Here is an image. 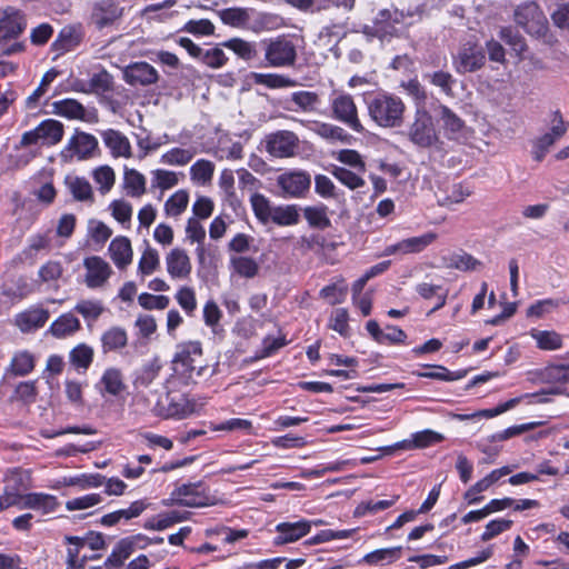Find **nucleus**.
I'll list each match as a JSON object with an SVG mask.
<instances>
[{
	"mask_svg": "<svg viewBox=\"0 0 569 569\" xmlns=\"http://www.w3.org/2000/svg\"><path fill=\"white\" fill-rule=\"evenodd\" d=\"M370 119L380 128H398L403 123L406 104L393 93L380 92L367 101Z\"/></svg>",
	"mask_w": 569,
	"mask_h": 569,
	"instance_id": "obj_1",
	"label": "nucleus"
},
{
	"mask_svg": "<svg viewBox=\"0 0 569 569\" xmlns=\"http://www.w3.org/2000/svg\"><path fill=\"white\" fill-rule=\"evenodd\" d=\"M204 369L202 349L199 342L190 341L178 346L172 360V380L182 385L194 383L202 376Z\"/></svg>",
	"mask_w": 569,
	"mask_h": 569,
	"instance_id": "obj_2",
	"label": "nucleus"
},
{
	"mask_svg": "<svg viewBox=\"0 0 569 569\" xmlns=\"http://www.w3.org/2000/svg\"><path fill=\"white\" fill-rule=\"evenodd\" d=\"M150 411L163 419H184L196 410V403L184 396L160 395L152 403L147 399Z\"/></svg>",
	"mask_w": 569,
	"mask_h": 569,
	"instance_id": "obj_3",
	"label": "nucleus"
},
{
	"mask_svg": "<svg viewBox=\"0 0 569 569\" xmlns=\"http://www.w3.org/2000/svg\"><path fill=\"white\" fill-rule=\"evenodd\" d=\"M408 139L419 148H431L439 141L432 117L425 109H417L407 129Z\"/></svg>",
	"mask_w": 569,
	"mask_h": 569,
	"instance_id": "obj_4",
	"label": "nucleus"
},
{
	"mask_svg": "<svg viewBox=\"0 0 569 569\" xmlns=\"http://www.w3.org/2000/svg\"><path fill=\"white\" fill-rule=\"evenodd\" d=\"M330 107L333 119L345 123L356 132L360 133L365 130L358 116V108L350 94L343 92L335 94L331 99Z\"/></svg>",
	"mask_w": 569,
	"mask_h": 569,
	"instance_id": "obj_5",
	"label": "nucleus"
},
{
	"mask_svg": "<svg viewBox=\"0 0 569 569\" xmlns=\"http://www.w3.org/2000/svg\"><path fill=\"white\" fill-rule=\"evenodd\" d=\"M30 487V476L22 470L10 471L4 479L3 493L0 496V511L20 505L22 492Z\"/></svg>",
	"mask_w": 569,
	"mask_h": 569,
	"instance_id": "obj_6",
	"label": "nucleus"
},
{
	"mask_svg": "<svg viewBox=\"0 0 569 569\" xmlns=\"http://www.w3.org/2000/svg\"><path fill=\"white\" fill-rule=\"evenodd\" d=\"M97 148L98 140L94 136L83 131H76L61 150L60 156L67 162L73 159L86 160L93 156Z\"/></svg>",
	"mask_w": 569,
	"mask_h": 569,
	"instance_id": "obj_7",
	"label": "nucleus"
},
{
	"mask_svg": "<svg viewBox=\"0 0 569 569\" xmlns=\"http://www.w3.org/2000/svg\"><path fill=\"white\" fill-rule=\"evenodd\" d=\"M485 61L483 49L477 42L467 41L453 57V67L458 73L463 74L481 69Z\"/></svg>",
	"mask_w": 569,
	"mask_h": 569,
	"instance_id": "obj_8",
	"label": "nucleus"
},
{
	"mask_svg": "<svg viewBox=\"0 0 569 569\" xmlns=\"http://www.w3.org/2000/svg\"><path fill=\"white\" fill-rule=\"evenodd\" d=\"M172 498L181 506L203 507L212 505L208 488L202 481L183 483L172 492Z\"/></svg>",
	"mask_w": 569,
	"mask_h": 569,
	"instance_id": "obj_9",
	"label": "nucleus"
},
{
	"mask_svg": "<svg viewBox=\"0 0 569 569\" xmlns=\"http://www.w3.org/2000/svg\"><path fill=\"white\" fill-rule=\"evenodd\" d=\"M264 51L268 66L273 68L292 66L297 57L295 44L286 38H277L268 42Z\"/></svg>",
	"mask_w": 569,
	"mask_h": 569,
	"instance_id": "obj_10",
	"label": "nucleus"
},
{
	"mask_svg": "<svg viewBox=\"0 0 569 569\" xmlns=\"http://www.w3.org/2000/svg\"><path fill=\"white\" fill-rule=\"evenodd\" d=\"M549 126V130L536 140V161L542 160L549 149L565 136L568 129L559 111L550 113Z\"/></svg>",
	"mask_w": 569,
	"mask_h": 569,
	"instance_id": "obj_11",
	"label": "nucleus"
},
{
	"mask_svg": "<svg viewBox=\"0 0 569 569\" xmlns=\"http://www.w3.org/2000/svg\"><path fill=\"white\" fill-rule=\"evenodd\" d=\"M437 239L435 232H426L417 237H410L398 241L397 243L389 244L385 248L382 256H407L422 252Z\"/></svg>",
	"mask_w": 569,
	"mask_h": 569,
	"instance_id": "obj_12",
	"label": "nucleus"
},
{
	"mask_svg": "<svg viewBox=\"0 0 569 569\" xmlns=\"http://www.w3.org/2000/svg\"><path fill=\"white\" fill-rule=\"evenodd\" d=\"M299 146L298 136L288 130H280L270 136L266 140L267 151L276 158L292 157Z\"/></svg>",
	"mask_w": 569,
	"mask_h": 569,
	"instance_id": "obj_13",
	"label": "nucleus"
},
{
	"mask_svg": "<svg viewBox=\"0 0 569 569\" xmlns=\"http://www.w3.org/2000/svg\"><path fill=\"white\" fill-rule=\"evenodd\" d=\"M83 267L86 269L84 283L89 289L103 287L112 274L111 266L99 256L84 258Z\"/></svg>",
	"mask_w": 569,
	"mask_h": 569,
	"instance_id": "obj_14",
	"label": "nucleus"
},
{
	"mask_svg": "<svg viewBox=\"0 0 569 569\" xmlns=\"http://www.w3.org/2000/svg\"><path fill=\"white\" fill-rule=\"evenodd\" d=\"M157 70L148 62H133L123 69V79L130 86H149L158 81Z\"/></svg>",
	"mask_w": 569,
	"mask_h": 569,
	"instance_id": "obj_15",
	"label": "nucleus"
},
{
	"mask_svg": "<svg viewBox=\"0 0 569 569\" xmlns=\"http://www.w3.org/2000/svg\"><path fill=\"white\" fill-rule=\"evenodd\" d=\"M26 26V19L21 11L7 8L0 17V43L19 37Z\"/></svg>",
	"mask_w": 569,
	"mask_h": 569,
	"instance_id": "obj_16",
	"label": "nucleus"
},
{
	"mask_svg": "<svg viewBox=\"0 0 569 569\" xmlns=\"http://www.w3.org/2000/svg\"><path fill=\"white\" fill-rule=\"evenodd\" d=\"M277 182L286 197L296 198L309 189L311 180L308 173L293 171L280 174Z\"/></svg>",
	"mask_w": 569,
	"mask_h": 569,
	"instance_id": "obj_17",
	"label": "nucleus"
},
{
	"mask_svg": "<svg viewBox=\"0 0 569 569\" xmlns=\"http://www.w3.org/2000/svg\"><path fill=\"white\" fill-rule=\"evenodd\" d=\"M167 272L172 279L189 278L192 264L187 252L181 248L171 249L166 256Z\"/></svg>",
	"mask_w": 569,
	"mask_h": 569,
	"instance_id": "obj_18",
	"label": "nucleus"
},
{
	"mask_svg": "<svg viewBox=\"0 0 569 569\" xmlns=\"http://www.w3.org/2000/svg\"><path fill=\"white\" fill-rule=\"evenodd\" d=\"M123 13V9L114 0H100L92 11V21L98 29L111 26Z\"/></svg>",
	"mask_w": 569,
	"mask_h": 569,
	"instance_id": "obj_19",
	"label": "nucleus"
},
{
	"mask_svg": "<svg viewBox=\"0 0 569 569\" xmlns=\"http://www.w3.org/2000/svg\"><path fill=\"white\" fill-rule=\"evenodd\" d=\"M311 529V522L308 520H299L296 522H281L277 525V536L274 538V545H284L299 540L309 533Z\"/></svg>",
	"mask_w": 569,
	"mask_h": 569,
	"instance_id": "obj_20",
	"label": "nucleus"
},
{
	"mask_svg": "<svg viewBox=\"0 0 569 569\" xmlns=\"http://www.w3.org/2000/svg\"><path fill=\"white\" fill-rule=\"evenodd\" d=\"M108 251L111 260L118 269H126L132 262V246L131 241L127 237L118 236L112 239Z\"/></svg>",
	"mask_w": 569,
	"mask_h": 569,
	"instance_id": "obj_21",
	"label": "nucleus"
},
{
	"mask_svg": "<svg viewBox=\"0 0 569 569\" xmlns=\"http://www.w3.org/2000/svg\"><path fill=\"white\" fill-rule=\"evenodd\" d=\"M58 505L59 503L57 498L52 495L32 492L24 495L18 507L20 509H32L43 515H47L53 512L57 509Z\"/></svg>",
	"mask_w": 569,
	"mask_h": 569,
	"instance_id": "obj_22",
	"label": "nucleus"
},
{
	"mask_svg": "<svg viewBox=\"0 0 569 569\" xmlns=\"http://www.w3.org/2000/svg\"><path fill=\"white\" fill-rule=\"evenodd\" d=\"M49 311L43 308H31L16 317V325L22 332H30L44 326Z\"/></svg>",
	"mask_w": 569,
	"mask_h": 569,
	"instance_id": "obj_23",
	"label": "nucleus"
},
{
	"mask_svg": "<svg viewBox=\"0 0 569 569\" xmlns=\"http://www.w3.org/2000/svg\"><path fill=\"white\" fill-rule=\"evenodd\" d=\"M102 140L116 158H130L132 154L129 139L120 131L108 129L102 132Z\"/></svg>",
	"mask_w": 569,
	"mask_h": 569,
	"instance_id": "obj_24",
	"label": "nucleus"
},
{
	"mask_svg": "<svg viewBox=\"0 0 569 569\" xmlns=\"http://www.w3.org/2000/svg\"><path fill=\"white\" fill-rule=\"evenodd\" d=\"M80 328L79 319L73 313L67 312L50 325L48 332L58 339H66L77 333Z\"/></svg>",
	"mask_w": 569,
	"mask_h": 569,
	"instance_id": "obj_25",
	"label": "nucleus"
},
{
	"mask_svg": "<svg viewBox=\"0 0 569 569\" xmlns=\"http://www.w3.org/2000/svg\"><path fill=\"white\" fill-rule=\"evenodd\" d=\"M445 439L443 435L426 429L412 435L411 440H403L395 445L396 449H413V448H427L436 443L441 442Z\"/></svg>",
	"mask_w": 569,
	"mask_h": 569,
	"instance_id": "obj_26",
	"label": "nucleus"
},
{
	"mask_svg": "<svg viewBox=\"0 0 569 569\" xmlns=\"http://www.w3.org/2000/svg\"><path fill=\"white\" fill-rule=\"evenodd\" d=\"M162 369L161 361L158 358L143 363L134 373L133 386L137 390L148 388L159 377Z\"/></svg>",
	"mask_w": 569,
	"mask_h": 569,
	"instance_id": "obj_27",
	"label": "nucleus"
},
{
	"mask_svg": "<svg viewBox=\"0 0 569 569\" xmlns=\"http://www.w3.org/2000/svg\"><path fill=\"white\" fill-rule=\"evenodd\" d=\"M64 184L77 201L93 202V190L86 178L70 174L64 178Z\"/></svg>",
	"mask_w": 569,
	"mask_h": 569,
	"instance_id": "obj_28",
	"label": "nucleus"
},
{
	"mask_svg": "<svg viewBox=\"0 0 569 569\" xmlns=\"http://www.w3.org/2000/svg\"><path fill=\"white\" fill-rule=\"evenodd\" d=\"M137 539H144L143 535L139 533L129 538L120 540L113 548L111 555L107 559V563L114 567H120L133 553L137 548Z\"/></svg>",
	"mask_w": 569,
	"mask_h": 569,
	"instance_id": "obj_29",
	"label": "nucleus"
},
{
	"mask_svg": "<svg viewBox=\"0 0 569 569\" xmlns=\"http://www.w3.org/2000/svg\"><path fill=\"white\" fill-rule=\"evenodd\" d=\"M311 131L328 141L349 142L350 136L339 126L327 122H308Z\"/></svg>",
	"mask_w": 569,
	"mask_h": 569,
	"instance_id": "obj_30",
	"label": "nucleus"
},
{
	"mask_svg": "<svg viewBox=\"0 0 569 569\" xmlns=\"http://www.w3.org/2000/svg\"><path fill=\"white\" fill-rule=\"evenodd\" d=\"M41 144L54 146L62 140L63 124L54 119H47L37 126Z\"/></svg>",
	"mask_w": 569,
	"mask_h": 569,
	"instance_id": "obj_31",
	"label": "nucleus"
},
{
	"mask_svg": "<svg viewBox=\"0 0 569 569\" xmlns=\"http://www.w3.org/2000/svg\"><path fill=\"white\" fill-rule=\"evenodd\" d=\"M53 113L73 120H88L84 107L74 99H63L52 103Z\"/></svg>",
	"mask_w": 569,
	"mask_h": 569,
	"instance_id": "obj_32",
	"label": "nucleus"
},
{
	"mask_svg": "<svg viewBox=\"0 0 569 569\" xmlns=\"http://www.w3.org/2000/svg\"><path fill=\"white\" fill-rule=\"evenodd\" d=\"M146 178L136 169H124L122 187L131 198H140L146 193Z\"/></svg>",
	"mask_w": 569,
	"mask_h": 569,
	"instance_id": "obj_33",
	"label": "nucleus"
},
{
	"mask_svg": "<svg viewBox=\"0 0 569 569\" xmlns=\"http://www.w3.org/2000/svg\"><path fill=\"white\" fill-rule=\"evenodd\" d=\"M186 239L191 243H197V257L200 261L204 259V239L206 230L197 218H189L186 226Z\"/></svg>",
	"mask_w": 569,
	"mask_h": 569,
	"instance_id": "obj_34",
	"label": "nucleus"
},
{
	"mask_svg": "<svg viewBox=\"0 0 569 569\" xmlns=\"http://www.w3.org/2000/svg\"><path fill=\"white\" fill-rule=\"evenodd\" d=\"M197 154L194 147L172 148L161 154L160 162L167 166L183 167L188 164Z\"/></svg>",
	"mask_w": 569,
	"mask_h": 569,
	"instance_id": "obj_35",
	"label": "nucleus"
},
{
	"mask_svg": "<svg viewBox=\"0 0 569 569\" xmlns=\"http://www.w3.org/2000/svg\"><path fill=\"white\" fill-rule=\"evenodd\" d=\"M100 386L111 396L120 395L126 389L121 370L113 367L106 369L101 376Z\"/></svg>",
	"mask_w": 569,
	"mask_h": 569,
	"instance_id": "obj_36",
	"label": "nucleus"
},
{
	"mask_svg": "<svg viewBox=\"0 0 569 569\" xmlns=\"http://www.w3.org/2000/svg\"><path fill=\"white\" fill-rule=\"evenodd\" d=\"M216 166L207 159H199L190 167L191 180L200 186H207L213 178Z\"/></svg>",
	"mask_w": 569,
	"mask_h": 569,
	"instance_id": "obj_37",
	"label": "nucleus"
},
{
	"mask_svg": "<svg viewBox=\"0 0 569 569\" xmlns=\"http://www.w3.org/2000/svg\"><path fill=\"white\" fill-rule=\"evenodd\" d=\"M128 337L124 329L112 327L103 332L101 337L103 352L119 350L127 346Z\"/></svg>",
	"mask_w": 569,
	"mask_h": 569,
	"instance_id": "obj_38",
	"label": "nucleus"
},
{
	"mask_svg": "<svg viewBox=\"0 0 569 569\" xmlns=\"http://www.w3.org/2000/svg\"><path fill=\"white\" fill-rule=\"evenodd\" d=\"M250 203L256 218L263 224L269 223L276 208L269 199L259 192H254L250 197Z\"/></svg>",
	"mask_w": 569,
	"mask_h": 569,
	"instance_id": "obj_39",
	"label": "nucleus"
},
{
	"mask_svg": "<svg viewBox=\"0 0 569 569\" xmlns=\"http://www.w3.org/2000/svg\"><path fill=\"white\" fill-rule=\"evenodd\" d=\"M93 355L94 351L90 346L79 343L69 352V361L78 370H87L92 363Z\"/></svg>",
	"mask_w": 569,
	"mask_h": 569,
	"instance_id": "obj_40",
	"label": "nucleus"
},
{
	"mask_svg": "<svg viewBox=\"0 0 569 569\" xmlns=\"http://www.w3.org/2000/svg\"><path fill=\"white\" fill-rule=\"evenodd\" d=\"M232 270L242 278H253L258 274L259 264L250 257L234 256L230 258Z\"/></svg>",
	"mask_w": 569,
	"mask_h": 569,
	"instance_id": "obj_41",
	"label": "nucleus"
},
{
	"mask_svg": "<svg viewBox=\"0 0 569 569\" xmlns=\"http://www.w3.org/2000/svg\"><path fill=\"white\" fill-rule=\"evenodd\" d=\"M563 339L555 330H536V347L545 351H555L561 349Z\"/></svg>",
	"mask_w": 569,
	"mask_h": 569,
	"instance_id": "obj_42",
	"label": "nucleus"
},
{
	"mask_svg": "<svg viewBox=\"0 0 569 569\" xmlns=\"http://www.w3.org/2000/svg\"><path fill=\"white\" fill-rule=\"evenodd\" d=\"M159 267L160 258L158 251L147 243L138 263V273L142 277L150 276Z\"/></svg>",
	"mask_w": 569,
	"mask_h": 569,
	"instance_id": "obj_43",
	"label": "nucleus"
},
{
	"mask_svg": "<svg viewBox=\"0 0 569 569\" xmlns=\"http://www.w3.org/2000/svg\"><path fill=\"white\" fill-rule=\"evenodd\" d=\"M270 222L278 226H293L299 222V212L295 204L277 206L272 211Z\"/></svg>",
	"mask_w": 569,
	"mask_h": 569,
	"instance_id": "obj_44",
	"label": "nucleus"
},
{
	"mask_svg": "<svg viewBox=\"0 0 569 569\" xmlns=\"http://www.w3.org/2000/svg\"><path fill=\"white\" fill-rule=\"evenodd\" d=\"M290 100L297 107L296 109H292L293 111L301 110L303 112H313L320 103L319 96L311 91L293 92Z\"/></svg>",
	"mask_w": 569,
	"mask_h": 569,
	"instance_id": "obj_45",
	"label": "nucleus"
},
{
	"mask_svg": "<svg viewBox=\"0 0 569 569\" xmlns=\"http://www.w3.org/2000/svg\"><path fill=\"white\" fill-rule=\"evenodd\" d=\"M401 547L378 549L367 553L362 561L370 566L391 563L399 559Z\"/></svg>",
	"mask_w": 569,
	"mask_h": 569,
	"instance_id": "obj_46",
	"label": "nucleus"
},
{
	"mask_svg": "<svg viewBox=\"0 0 569 569\" xmlns=\"http://www.w3.org/2000/svg\"><path fill=\"white\" fill-rule=\"evenodd\" d=\"M189 193L186 190H178L169 197L164 203V213L168 217H179L188 207Z\"/></svg>",
	"mask_w": 569,
	"mask_h": 569,
	"instance_id": "obj_47",
	"label": "nucleus"
},
{
	"mask_svg": "<svg viewBox=\"0 0 569 569\" xmlns=\"http://www.w3.org/2000/svg\"><path fill=\"white\" fill-rule=\"evenodd\" d=\"M92 178L101 194H107L116 182V173L109 166H100L92 171Z\"/></svg>",
	"mask_w": 569,
	"mask_h": 569,
	"instance_id": "obj_48",
	"label": "nucleus"
},
{
	"mask_svg": "<svg viewBox=\"0 0 569 569\" xmlns=\"http://www.w3.org/2000/svg\"><path fill=\"white\" fill-rule=\"evenodd\" d=\"M253 82L271 89L289 88L296 86V82L289 77L276 73H252Z\"/></svg>",
	"mask_w": 569,
	"mask_h": 569,
	"instance_id": "obj_49",
	"label": "nucleus"
},
{
	"mask_svg": "<svg viewBox=\"0 0 569 569\" xmlns=\"http://www.w3.org/2000/svg\"><path fill=\"white\" fill-rule=\"evenodd\" d=\"M109 210L116 221L124 227H129L133 213V208L130 202L123 199L113 200L109 204Z\"/></svg>",
	"mask_w": 569,
	"mask_h": 569,
	"instance_id": "obj_50",
	"label": "nucleus"
},
{
	"mask_svg": "<svg viewBox=\"0 0 569 569\" xmlns=\"http://www.w3.org/2000/svg\"><path fill=\"white\" fill-rule=\"evenodd\" d=\"M58 74L59 72L56 69H50L43 74L38 88L27 98V108L33 109L38 106L40 98L47 92L48 87L54 81Z\"/></svg>",
	"mask_w": 569,
	"mask_h": 569,
	"instance_id": "obj_51",
	"label": "nucleus"
},
{
	"mask_svg": "<svg viewBox=\"0 0 569 569\" xmlns=\"http://www.w3.org/2000/svg\"><path fill=\"white\" fill-rule=\"evenodd\" d=\"M104 307L99 300L83 299L74 306V311L86 320L96 321L103 312Z\"/></svg>",
	"mask_w": 569,
	"mask_h": 569,
	"instance_id": "obj_52",
	"label": "nucleus"
},
{
	"mask_svg": "<svg viewBox=\"0 0 569 569\" xmlns=\"http://www.w3.org/2000/svg\"><path fill=\"white\" fill-rule=\"evenodd\" d=\"M218 186L221 189L224 199L234 204L238 202L236 188H234V174L231 169H223L220 173Z\"/></svg>",
	"mask_w": 569,
	"mask_h": 569,
	"instance_id": "obj_53",
	"label": "nucleus"
},
{
	"mask_svg": "<svg viewBox=\"0 0 569 569\" xmlns=\"http://www.w3.org/2000/svg\"><path fill=\"white\" fill-rule=\"evenodd\" d=\"M10 367L16 376H27L34 368V358L27 351L18 352L12 358Z\"/></svg>",
	"mask_w": 569,
	"mask_h": 569,
	"instance_id": "obj_54",
	"label": "nucleus"
},
{
	"mask_svg": "<svg viewBox=\"0 0 569 569\" xmlns=\"http://www.w3.org/2000/svg\"><path fill=\"white\" fill-rule=\"evenodd\" d=\"M224 46L231 49L238 57L243 60L249 61L257 57V49L252 42L234 38L227 41Z\"/></svg>",
	"mask_w": 569,
	"mask_h": 569,
	"instance_id": "obj_55",
	"label": "nucleus"
},
{
	"mask_svg": "<svg viewBox=\"0 0 569 569\" xmlns=\"http://www.w3.org/2000/svg\"><path fill=\"white\" fill-rule=\"evenodd\" d=\"M182 518L180 517L179 512L171 511L166 515H159L158 517L147 520L143 527L148 530L161 531L171 527L174 523L180 522Z\"/></svg>",
	"mask_w": 569,
	"mask_h": 569,
	"instance_id": "obj_56",
	"label": "nucleus"
},
{
	"mask_svg": "<svg viewBox=\"0 0 569 569\" xmlns=\"http://www.w3.org/2000/svg\"><path fill=\"white\" fill-rule=\"evenodd\" d=\"M152 186L161 190L171 189L179 182L178 173L164 169H156L151 172Z\"/></svg>",
	"mask_w": 569,
	"mask_h": 569,
	"instance_id": "obj_57",
	"label": "nucleus"
},
{
	"mask_svg": "<svg viewBox=\"0 0 569 569\" xmlns=\"http://www.w3.org/2000/svg\"><path fill=\"white\" fill-rule=\"evenodd\" d=\"M332 174L336 179H338L342 184L353 190L365 186V180L358 176L357 173L343 168V167H335L332 170Z\"/></svg>",
	"mask_w": 569,
	"mask_h": 569,
	"instance_id": "obj_58",
	"label": "nucleus"
},
{
	"mask_svg": "<svg viewBox=\"0 0 569 569\" xmlns=\"http://www.w3.org/2000/svg\"><path fill=\"white\" fill-rule=\"evenodd\" d=\"M303 214L311 227L325 229L330 226L325 207H307Z\"/></svg>",
	"mask_w": 569,
	"mask_h": 569,
	"instance_id": "obj_59",
	"label": "nucleus"
},
{
	"mask_svg": "<svg viewBox=\"0 0 569 569\" xmlns=\"http://www.w3.org/2000/svg\"><path fill=\"white\" fill-rule=\"evenodd\" d=\"M348 287L341 281L340 283H333L321 289L320 295L327 299L330 305H337L345 301L347 296Z\"/></svg>",
	"mask_w": 569,
	"mask_h": 569,
	"instance_id": "obj_60",
	"label": "nucleus"
},
{
	"mask_svg": "<svg viewBox=\"0 0 569 569\" xmlns=\"http://www.w3.org/2000/svg\"><path fill=\"white\" fill-rule=\"evenodd\" d=\"M80 42V34L70 27L63 28L59 33L58 39L54 42V46L59 50L69 51L77 47Z\"/></svg>",
	"mask_w": 569,
	"mask_h": 569,
	"instance_id": "obj_61",
	"label": "nucleus"
},
{
	"mask_svg": "<svg viewBox=\"0 0 569 569\" xmlns=\"http://www.w3.org/2000/svg\"><path fill=\"white\" fill-rule=\"evenodd\" d=\"M88 232L91 239L99 244L104 243L112 236V230L109 226L94 219L89 221Z\"/></svg>",
	"mask_w": 569,
	"mask_h": 569,
	"instance_id": "obj_62",
	"label": "nucleus"
},
{
	"mask_svg": "<svg viewBox=\"0 0 569 569\" xmlns=\"http://www.w3.org/2000/svg\"><path fill=\"white\" fill-rule=\"evenodd\" d=\"M63 274V267L59 261H48L40 267L38 276L42 282H56Z\"/></svg>",
	"mask_w": 569,
	"mask_h": 569,
	"instance_id": "obj_63",
	"label": "nucleus"
},
{
	"mask_svg": "<svg viewBox=\"0 0 569 569\" xmlns=\"http://www.w3.org/2000/svg\"><path fill=\"white\" fill-rule=\"evenodd\" d=\"M102 497L99 493H89L67 501L66 508L69 511L83 510L99 505Z\"/></svg>",
	"mask_w": 569,
	"mask_h": 569,
	"instance_id": "obj_64",
	"label": "nucleus"
}]
</instances>
